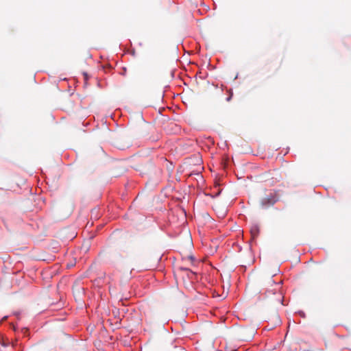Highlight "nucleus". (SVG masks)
Masks as SVG:
<instances>
[{"mask_svg":"<svg viewBox=\"0 0 351 351\" xmlns=\"http://www.w3.org/2000/svg\"><path fill=\"white\" fill-rule=\"evenodd\" d=\"M278 200V195L276 191L269 192L265 197L260 200V206L267 208L274 205Z\"/></svg>","mask_w":351,"mask_h":351,"instance_id":"nucleus-2","label":"nucleus"},{"mask_svg":"<svg viewBox=\"0 0 351 351\" xmlns=\"http://www.w3.org/2000/svg\"><path fill=\"white\" fill-rule=\"evenodd\" d=\"M282 281L280 280L278 282H276L272 277H266L261 280V285L262 286V291L266 297H270L271 295H276V300L281 302L282 295L280 291Z\"/></svg>","mask_w":351,"mask_h":351,"instance_id":"nucleus-1","label":"nucleus"},{"mask_svg":"<svg viewBox=\"0 0 351 351\" xmlns=\"http://www.w3.org/2000/svg\"><path fill=\"white\" fill-rule=\"evenodd\" d=\"M250 232L252 239L256 238L259 234V227L256 225L253 226L250 229Z\"/></svg>","mask_w":351,"mask_h":351,"instance_id":"nucleus-3","label":"nucleus"},{"mask_svg":"<svg viewBox=\"0 0 351 351\" xmlns=\"http://www.w3.org/2000/svg\"><path fill=\"white\" fill-rule=\"evenodd\" d=\"M280 179H281V176H280V175H279L277 178H276V180L277 181L280 180Z\"/></svg>","mask_w":351,"mask_h":351,"instance_id":"nucleus-4","label":"nucleus"}]
</instances>
